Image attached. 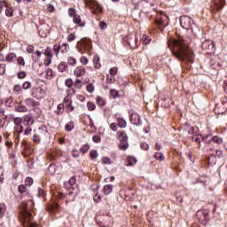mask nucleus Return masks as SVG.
<instances>
[{
  "label": "nucleus",
  "instance_id": "obj_44",
  "mask_svg": "<svg viewBox=\"0 0 227 227\" xmlns=\"http://www.w3.org/2000/svg\"><path fill=\"white\" fill-rule=\"evenodd\" d=\"M17 61H18V65H20L21 67L26 66V61L24 60V57H18Z\"/></svg>",
  "mask_w": 227,
  "mask_h": 227
},
{
  "label": "nucleus",
  "instance_id": "obj_38",
  "mask_svg": "<svg viewBox=\"0 0 227 227\" xmlns=\"http://www.w3.org/2000/svg\"><path fill=\"white\" fill-rule=\"evenodd\" d=\"M208 164H215V154L209 153V157L207 158Z\"/></svg>",
  "mask_w": 227,
  "mask_h": 227
},
{
  "label": "nucleus",
  "instance_id": "obj_11",
  "mask_svg": "<svg viewBox=\"0 0 227 227\" xmlns=\"http://www.w3.org/2000/svg\"><path fill=\"white\" fill-rule=\"evenodd\" d=\"M82 49H84L86 52H91V49H93V46L91 45V41L83 40L82 42Z\"/></svg>",
  "mask_w": 227,
  "mask_h": 227
},
{
  "label": "nucleus",
  "instance_id": "obj_14",
  "mask_svg": "<svg viewBox=\"0 0 227 227\" xmlns=\"http://www.w3.org/2000/svg\"><path fill=\"white\" fill-rule=\"evenodd\" d=\"M35 134L38 135L41 139H43L44 137H47V128L43 127V128H39L36 131Z\"/></svg>",
  "mask_w": 227,
  "mask_h": 227
},
{
  "label": "nucleus",
  "instance_id": "obj_43",
  "mask_svg": "<svg viewBox=\"0 0 227 227\" xmlns=\"http://www.w3.org/2000/svg\"><path fill=\"white\" fill-rule=\"evenodd\" d=\"M192 139L195 143H201V141H203V136L196 135L195 137H192Z\"/></svg>",
  "mask_w": 227,
  "mask_h": 227
},
{
  "label": "nucleus",
  "instance_id": "obj_55",
  "mask_svg": "<svg viewBox=\"0 0 227 227\" xmlns=\"http://www.w3.org/2000/svg\"><path fill=\"white\" fill-rule=\"evenodd\" d=\"M27 52H28V54H33V52H35V46L31 44L27 46Z\"/></svg>",
  "mask_w": 227,
  "mask_h": 227
},
{
  "label": "nucleus",
  "instance_id": "obj_13",
  "mask_svg": "<svg viewBox=\"0 0 227 227\" xmlns=\"http://www.w3.org/2000/svg\"><path fill=\"white\" fill-rule=\"evenodd\" d=\"M226 4V1L225 0H215L213 6L215 8V10H221L222 8H224V5Z\"/></svg>",
  "mask_w": 227,
  "mask_h": 227
},
{
  "label": "nucleus",
  "instance_id": "obj_42",
  "mask_svg": "<svg viewBox=\"0 0 227 227\" xmlns=\"http://www.w3.org/2000/svg\"><path fill=\"white\" fill-rule=\"evenodd\" d=\"M154 158L156 159V160L162 161L164 160V154H162V153H156Z\"/></svg>",
  "mask_w": 227,
  "mask_h": 227
},
{
  "label": "nucleus",
  "instance_id": "obj_53",
  "mask_svg": "<svg viewBox=\"0 0 227 227\" xmlns=\"http://www.w3.org/2000/svg\"><path fill=\"white\" fill-rule=\"evenodd\" d=\"M58 208H59L58 204H53V205H51V207H50V210H51V212H52L53 214H56V212H58Z\"/></svg>",
  "mask_w": 227,
  "mask_h": 227
},
{
  "label": "nucleus",
  "instance_id": "obj_25",
  "mask_svg": "<svg viewBox=\"0 0 227 227\" xmlns=\"http://www.w3.org/2000/svg\"><path fill=\"white\" fill-rule=\"evenodd\" d=\"M118 127L125 129L127 127V121L123 118H117Z\"/></svg>",
  "mask_w": 227,
  "mask_h": 227
},
{
  "label": "nucleus",
  "instance_id": "obj_46",
  "mask_svg": "<svg viewBox=\"0 0 227 227\" xmlns=\"http://www.w3.org/2000/svg\"><path fill=\"white\" fill-rule=\"evenodd\" d=\"M65 85L67 88H72V86H74V81H72V78L67 79L65 82Z\"/></svg>",
  "mask_w": 227,
  "mask_h": 227
},
{
  "label": "nucleus",
  "instance_id": "obj_6",
  "mask_svg": "<svg viewBox=\"0 0 227 227\" xmlns=\"http://www.w3.org/2000/svg\"><path fill=\"white\" fill-rule=\"evenodd\" d=\"M130 123L132 125H135L136 127H141L143 125V121H141V116L139 114L133 113L130 114L129 117Z\"/></svg>",
  "mask_w": 227,
  "mask_h": 227
},
{
  "label": "nucleus",
  "instance_id": "obj_4",
  "mask_svg": "<svg viewBox=\"0 0 227 227\" xmlns=\"http://www.w3.org/2000/svg\"><path fill=\"white\" fill-rule=\"evenodd\" d=\"M201 48L203 51H206L207 54H214L215 52V43L209 39L202 42Z\"/></svg>",
  "mask_w": 227,
  "mask_h": 227
},
{
  "label": "nucleus",
  "instance_id": "obj_54",
  "mask_svg": "<svg viewBox=\"0 0 227 227\" xmlns=\"http://www.w3.org/2000/svg\"><path fill=\"white\" fill-rule=\"evenodd\" d=\"M51 63H52V58L47 57L46 59H44V67H49Z\"/></svg>",
  "mask_w": 227,
  "mask_h": 227
},
{
  "label": "nucleus",
  "instance_id": "obj_49",
  "mask_svg": "<svg viewBox=\"0 0 227 227\" xmlns=\"http://www.w3.org/2000/svg\"><path fill=\"white\" fill-rule=\"evenodd\" d=\"M68 15H69V17H74V16H76L77 15V13H76V12H75V9H74V8H69L68 9Z\"/></svg>",
  "mask_w": 227,
  "mask_h": 227
},
{
  "label": "nucleus",
  "instance_id": "obj_34",
  "mask_svg": "<svg viewBox=\"0 0 227 227\" xmlns=\"http://www.w3.org/2000/svg\"><path fill=\"white\" fill-rule=\"evenodd\" d=\"M60 51L62 54H67L68 52V44L67 43H63L60 46Z\"/></svg>",
  "mask_w": 227,
  "mask_h": 227
},
{
  "label": "nucleus",
  "instance_id": "obj_21",
  "mask_svg": "<svg viewBox=\"0 0 227 227\" xmlns=\"http://www.w3.org/2000/svg\"><path fill=\"white\" fill-rule=\"evenodd\" d=\"M44 56L47 58H54V53H52V49L51 47H46L43 51Z\"/></svg>",
  "mask_w": 227,
  "mask_h": 227
},
{
  "label": "nucleus",
  "instance_id": "obj_58",
  "mask_svg": "<svg viewBox=\"0 0 227 227\" xmlns=\"http://www.w3.org/2000/svg\"><path fill=\"white\" fill-rule=\"evenodd\" d=\"M80 61H81L82 65H88L89 59H88L87 57L82 56V57L80 59Z\"/></svg>",
  "mask_w": 227,
  "mask_h": 227
},
{
  "label": "nucleus",
  "instance_id": "obj_33",
  "mask_svg": "<svg viewBox=\"0 0 227 227\" xmlns=\"http://www.w3.org/2000/svg\"><path fill=\"white\" fill-rule=\"evenodd\" d=\"M60 51H61V44H54L53 45V51L55 52L56 56L59 55Z\"/></svg>",
  "mask_w": 227,
  "mask_h": 227
},
{
  "label": "nucleus",
  "instance_id": "obj_36",
  "mask_svg": "<svg viewBox=\"0 0 227 227\" xmlns=\"http://www.w3.org/2000/svg\"><path fill=\"white\" fill-rule=\"evenodd\" d=\"M33 84L31 83V82H25L23 84H22V89L23 90H31Z\"/></svg>",
  "mask_w": 227,
  "mask_h": 227
},
{
  "label": "nucleus",
  "instance_id": "obj_59",
  "mask_svg": "<svg viewBox=\"0 0 227 227\" xmlns=\"http://www.w3.org/2000/svg\"><path fill=\"white\" fill-rule=\"evenodd\" d=\"M5 15L7 17H13V10L12 9H6L5 10Z\"/></svg>",
  "mask_w": 227,
  "mask_h": 227
},
{
  "label": "nucleus",
  "instance_id": "obj_61",
  "mask_svg": "<svg viewBox=\"0 0 227 227\" xmlns=\"http://www.w3.org/2000/svg\"><path fill=\"white\" fill-rule=\"evenodd\" d=\"M140 147L142 148V150H149L150 148V145L145 142H142L140 144Z\"/></svg>",
  "mask_w": 227,
  "mask_h": 227
},
{
  "label": "nucleus",
  "instance_id": "obj_17",
  "mask_svg": "<svg viewBox=\"0 0 227 227\" xmlns=\"http://www.w3.org/2000/svg\"><path fill=\"white\" fill-rule=\"evenodd\" d=\"M75 196H77V193H74V192H69L66 195V203H68L70 201H75Z\"/></svg>",
  "mask_w": 227,
  "mask_h": 227
},
{
  "label": "nucleus",
  "instance_id": "obj_63",
  "mask_svg": "<svg viewBox=\"0 0 227 227\" xmlns=\"http://www.w3.org/2000/svg\"><path fill=\"white\" fill-rule=\"evenodd\" d=\"M18 79H26V73L24 71L18 73Z\"/></svg>",
  "mask_w": 227,
  "mask_h": 227
},
{
  "label": "nucleus",
  "instance_id": "obj_41",
  "mask_svg": "<svg viewBox=\"0 0 227 227\" xmlns=\"http://www.w3.org/2000/svg\"><path fill=\"white\" fill-rule=\"evenodd\" d=\"M39 35L41 36V38H46L47 37V30L43 29V28H40L38 30Z\"/></svg>",
  "mask_w": 227,
  "mask_h": 227
},
{
  "label": "nucleus",
  "instance_id": "obj_7",
  "mask_svg": "<svg viewBox=\"0 0 227 227\" xmlns=\"http://www.w3.org/2000/svg\"><path fill=\"white\" fill-rule=\"evenodd\" d=\"M19 192L21 194V198H33V195L27 192V186L26 184H20L19 186Z\"/></svg>",
  "mask_w": 227,
  "mask_h": 227
},
{
  "label": "nucleus",
  "instance_id": "obj_37",
  "mask_svg": "<svg viewBox=\"0 0 227 227\" xmlns=\"http://www.w3.org/2000/svg\"><path fill=\"white\" fill-rule=\"evenodd\" d=\"M13 91H14V93H17L18 95L20 93H22V87L20 86V84L14 85Z\"/></svg>",
  "mask_w": 227,
  "mask_h": 227
},
{
  "label": "nucleus",
  "instance_id": "obj_18",
  "mask_svg": "<svg viewBox=\"0 0 227 227\" xmlns=\"http://www.w3.org/2000/svg\"><path fill=\"white\" fill-rule=\"evenodd\" d=\"M166 20H168V16H163L160 20L157 21V24L159 26H163V27H168V26H169V22Z\"/></svg>",
  "mask_w": 227,
  "mask_h": 227
},
{
  "label": "nucleus",
  "instance_id": "obj_24",
  "mask_svg": "<svg viewBox=\"0 0 227 227\" xmlns=\"http://www.w3.org/2000/svg\"><path fill=\"white\" fill-rule=\"evenodd\" d=\"M68 68V66L67 65L66 62H61L59 66H58V70L59 72H67V69Z\"/></svg>",
  "mask_w": 227,
  "mask_h": 227
},
{
  "label": "nucleus",
  "instance_id": "obj_26",
  "mask_svg": "<svg viewBox=\"0 0 227 227\" xmlns=\"http://www.w3.org/2000/svg\"><path fill=\"white\" fill-rule=\"evenodd\" d=\"M202 141H204L206 145H210L213 143V137L211 135H206L203 137Z\"/></svg>",
  "mask_w": 227,
  "mask_h": 227
},
{
  "label": "nucleus",
  "instance_id": "obj_56",
  "mask_svg": "<svg viewBox=\"0 0 227 227\" xmlns=\"http://www.w3.org/2000/svg\"><path fill=\"white\" fill-rule=\"evenodd\" d=\"M90 155L91 159H97V157H98V153L97 151L91 150Z\"/></svg>",
  "mask_w": 227,
  "mask_h": 227
},
{
  "label": "nucleus",
  "instance_id": "obj_22",
  "mask_svg": "<svg viewBox=\"0 0 227 227\" xmlns=\"http://www.w3.org/2000/svg\"><path fill=\"white\" fill-rule=\"evenodd\" d=\"M73 21L74 24H80L81 27H84L85 24L81 23V16L79 14H76L74 17H73Z\"/></svg>",
  "mask_w": 227,
  "mask_h": 227
},
{
  "label": "nucleus",
  "instance_id": "obj_48",
  "mask_svg": "<svg viewBox=\"0 0 227 227\" xmlns=\"http://www.w3.org/2000/svg\"><path fill=\"white\" fill-rule=\"evenodd\" d=\"M136 162H137V160L134 157H131V158L128 159V165L129 166H134V164H136Z\"/></svg>",
  "mask_w": 227,
  "mask_h": 227
},
{
  "label": "nucleus",
  "instance_id": "obj_40",
  "mask_svg": "<svg viewBox=\"0 0 227 227\" xmlns=\"http://www.w3.org/2000/svg\"><path fill=\"white\" fill-rule=\"evenodd\" d=\"M88 150H90V145L85 144L83 145L81 148H80V152H82V153H87Z\"/></svg>",
  "mask_w": 227,
  "mask_h": 227
},
{
  "label": "nucleus",
  "instance_id": "obj_45",
  "mask_svg": "<svg viewBox=\"0 0 227 227\" xmlns=\"http://www.w3.org/2000/svg\"><path fill=\"white\" fill-rule=\"evenodd\" d=\"M67 61H68V65H70L71 67H74V65L77 64V59H75L73 57L68 58Z\"/></svg>",
  "mask_w": 227,
  "mask_h": 227
},
{
  "label": "nucleus",
  "instance_id": "obj_35",
  "mask_svg": "<svg viewBox=\"0 0 227 227\" xmlns=\"http://www.w3.org/2000/svg\"><path fill=\"white\" fill-rule=\"evenodd\" d=\"M213 143H215L216 145H223V138H221L218 136L213 137Z\"/></svg>",
  "mask_w": 227,
  "mask_h": 227
},
{
  "label": "nucleus",
  "instance_id": "obj_10",
  "mask_svg": "<svg viewBox=\"0 0 227 227\" xmlns=\"http://www.w3.org/2000/svg\"><path fill=\"white\" fill-rule=\"evenodd\" d=\"M84 74H86V68L82 66L77 67L74 70V74L75 75V77H82Z\"/></svg>",
  "mask_w": 227,
  "mask_h": 227
},
{
  "label": "nucleus",
  "instance_id": "obj_15",
  "mask_svg": "<svg viewBox=\"0 0 227 227\" xmlns=\"http://www.w3.org/2000/svg\"><path fill=\"white\" fill-rule=\"evenodd\" d=\"M16 59H17V54L13 52L8 53L5 58V61H7V63H13V61H15Z\"/></svg>",
  "mask_w": 227,
  "mask_h": 227
},
{
  "label": "nucleus",
  "instance_id": "obj_12",
  "mask_svg": "<svg viewBox=\"0 0 227 227\" xmlns=\"http://www.w3.org/2000/svg\"><path fill=\"white\" fill-rule=\"evenodd\" d=\"M5 118L9 120H14V123L17 127V129H22V125H20L21 119L19 117L13 116V114H7L5 115Z\"/></svg>",
  "mask_w": 227,
  "mask_h": 227
},
{
  "label": "nucleus",
  "instance_id": "obj_9",
  "mask_svg": "<svg viewBox=\"0 0 227 227\" xmlns=\"http://www.w3.org/2000/svg\"><path fill=\"white\" fill-rule=\"evenodd\" d=\"M117 139L121 141V143H127L129 141V137H127V133L123 130L117 131Z\"/></svg>",
  "mask_w": 227,
  "mask_h": 227
},
{
  "label": "nucleus",
  "instance_id": "obj_32",
  "mask_svg": "<svg viewBox=\"0 0 227 227\" xmlns=\"http://www.w3.org/2000/svg\"><path fill=\"white\" fill-rule=\"evenodd\" d=\"M65 130L67 132H72V130H74V122H68L67 124H66Z\"/></svg>",
  "mask_w": 227,
  "mask_h": 227
},
{
  "label": "nucleus",
  "instance_id": "obj_20",
  "mask_svg": "<svg viewBox=\"0 0 227 227\" xmlns=\"http://www.w3.org/2000/svg\"><path fill=\"white\" fill-rule=\"evenodd\" d=\"M15 111H17V113H27V107L22 104H18L15 106Z\"/></svg>",
  "mask_w": 227,
  "mask_h": 227
},
{
  "label": "nucleus",
  "instance_id": "obj_64",
  "mask_svg": "<svg viewBox=\"0 0 227 227\" xmlns=\"http://www.w3.org/2000/svg\"><path fill=\"white\" fill-rule=\"evenodd\" d=\"M74 40H75V35L74 34H69L67 35V42H74Z\"/></svg>",
  "mask_w": 227,
  "mask_h": 227
},
{
  "label": "nucleus",
  "instance_id": "obj_28",
  "mask_svg": "<svg viewBox=\"0 0 227 227\" xmlns=\"http://www.w3.org/2000/svg\"><path fill=\"white\" fill-rule=\"evenodd\" d=\"M128 43L130 45L132 49H137V38L134 37V39L129 40Z\"/></svg>",
  "mask_w": 227,
  "mask_h": 227
},
{
  "label": "nucleus",
  "instance_id": "obj_50",
  "mask_svg": "<svg viewBox=\"0 0 227 227\" xmlns=\"http://www.w3.org/2000/svg\"><path fill=\"white\" fill-rule=\"evenodd\" d=\"M4 72H6V65L0 64V75H4Z\"/></svg>",
  "mask_w": 227,
  "mask_h": 227
},
{
  "label": "nucleus",
  "instance_id": "obj_5",
  "mask_svg": "<svg viewBox=\"0 0 227 227\" xmlns=\"http://www.w3.org/2000/svg\"><path fill=\"white\" fill-rule=\"evenodd\" d=\"M180 24L184 29H186V31H188V29H191V27L194 24V20H192L191 17L184 15L180 18Z\"/></svg>",
  "mask_w": 227,
  "mask_h": 227
},
{
  "label": "nucleus",
  "instance_id": "obj_39",
  "mask_svg": "<svg viewBox=\"0 0 227 227\" xmlns=\"http://www.w3.org/2000/svg\"><path fill=\"white\" fill-rule=\"evenodd\" d=\"M4 212H6V206L4 204H0V217H4Z\"/></svg>",
  "mask_w": 227,
  "mask_h": 227
},
{
  "label": "nucleus",
  "instance_id": "obj_47",
  "mask_svg": "<svg viewBox=\"0 0 227 227\" xmlns=\"http://www.w3.org/2000/svg\"><path fill=\"white\" fill-rule=\"evenodd\" d=\"M86 90L88 93H93L95 91V86L93 84L90 83L87 85Z\"/></svg>",
  "mask_w": 227,
  "mask_h": 227
},
{
  "label": "nucleus",
  "instance_id": "obj_51",
  "mask_svg": "<svg viewBox=\"0 0 227 227\" xmlns=\"http://www.w3.org/2000/svg\"><path fill=\"white\" fill-rule=\"evenodd\" d=\"M33 184V178L31 177H27L25 180V185L31 187V184Z\"/></svg>",
  "mask_w": 227,
  "mask_h": 227
},
{
  "label": "nucleus",
  "instance_id": "obj_62",
  "mask_svg": "<svg viewBox=\"0 0 227 227\" xmlns=\"http://www.w3.org/2000/svg\"><path fill=\"white\" fill-rule=\"evenodd\" d=\"M99 27L100 29H107V23H106V21H100Z\"/></svg>",
  "mask_w": 227,
  "mask_h": 227
},
{
  "label": "nucleus",
  "instance_id": "obj_19",
  "mask_svg": "<svg viewBox=\"0 0 227 227\" xmlns=\"http://www.w3.org/2000/svg\"><path fill=\"white\" fill-rule=\"evenodd\" d=\"M94 68L98 70L102 65L100 64V57L98 55L94 56L93 58Z\"/></svg>",
  "mask_w": 227,
  "mask_h": 227
},
{
  "label": "nucleus",
  "instance_id": "obj_31",
  "mask_svg": "<svg viewBox=\"0 0 227 227\" xmlns=\"http://www.w3.org/2000/svg\"><path fill=\"white\" fill-rule=\"evenodd\" d=\"M87 108L89 109V111H95V109H97V105H95V103L89 101L87 103Z\"/></svg>",
  "mask_w": 227,
  "mask_h": 227
},
{
  "label": "nucleus",
  "instance_id": "obj_60",
  "mask_svg": "<svg viewBox=\"0 0 227 227\" xmlns=\"http://www.w3.org/2000/svg\"><path fill=\"white\" fill-rule=\"evenodd\" d=\"M124 144L120 145V149L121 150H127L129 148V143L128 142H122Z\"/></svg>",
  "mask_w": 227,
  "mask_h": 227
},
{
  "label": "nucleus",
  "instance_id": "obj_23",
  "mask_svg": "<svg viewBox=\"0 0 227 227\" xmlns=\"http://www.w3.org/2000/svg\"><path fill=\"white\" fill-rule=\"evenodd\" d=\"M103 192H105V194H111V192H113V184H106L104 186L103 188Z\"/></svg>",
  "mask_w": 227,
  "mask_h": 227
},
{
  "label": "nucleus",
  "instance_id": "obj_16",
  "mask_svg": "<svg viewBox=\"0 0 227 227\" xmlns=\"http://www.w3.org/2000/svg\"><path fill=\"white\" fill-rule=\"evenodd\" d=\"M26 106H28V107H36L38 106V102L35 101V99L28 98L25 99Z\"/></svg>",
  "mask_w": 227,
  "mask_h": 227
},
{
  "label": "nucleus",
  "instance_id": "obj_8",
  "mask_svg": "<svg viewBox=\"0 0 227 227\" xmlns=\"http://www.w3.org/2000/svg\"><path fill=\"white\" fill-rule=\"evenodd\" d=\"M188 31L192 35V36H194V38L201 34V29L195 23L192 25Z\"/></svg>",
  "mask_w": 227,
  "mask_h": 227
},
{
  "label": "nucleus",
  "instance_id": "obj_30",
  "mask_svg": "<svg viewBox=\"0 0 227 227\" xmlns=\"http://www.w3.org/2000/svg\"><path fill=\"white\" fill-rule=\"evenodd\" d=\"M110 96L112 98H118L120 97V92L114 89H112L110 90Z\"/></svg>",
  "mask_w": 227,
  "mask_h": 227
},
{
  "label": "nucleus",
  "instance_id": "obj_52",
  "mask_svg": "<svg viewBox=\"0 0 227 227\" xmlns=\"http://www.w3.org/2000/svg\"><path fill=\"white\" fill-rule=\"evenodd\" d=\"M109 74L110 75H113V76L116 75V74H118V67L110 68Z\"/></svg>",
  "mask_w": 227,
  "mask_h": 227
},
{
  "label": "nucleus",
  "instance_id": "obj_57",
  "mask_svg": "<svg viewBox=\"0 0 227 227\" xmlns=\"http://www.w3.org/2000/svg\"><path fill=\"white\" fill-rule=\"evenodd\" d=\"M40 141H42V138L36 135V133L33 136V142L34 143H40Z\"/></svg>",
  "mask_w": 227,
  "mask_h": 227
},
{
  "label": "nucleus",
  "instance_id": "obj_2",
  "mask_svg": "<svg viewBox=\"0 0 227 227\" xmlns=\"http://www.w3.org/2000/svg\"><path fill=\"white\" fill-rule=\"evenodd\" d=\"M33 208H35V202L32 198H27L26 200L21 202L20 217L24 227H35L33 226V215H31V210H33Z\"/></svg>",
  "mask_w": 227,
  "mask_h": 227
},
{
  "label": "nucleus",
  "instance_id": "obj_29",
  "mask_svg": "<svg viewBox=\"0 0 227 227\" xmlns=\"http://www.w3.org/2000/svg\"><path fill=\"white\" fill-rule=\"evenodd\" d=\"M48 173L50 175H54V173H56V164L51 163L49 167H48Z\"/></svg>",
  "mask_w": 227,
  "mask_h": 227
},
{
  "label": "nucleus",
  "instance_id": "obj_1",
  "mask_svg": "<svg viewBox=\"0 0 227 227\" xmlns=\"http://www.w3.org/2000/svg\"><path fill=\"white\" fill-rule=\"evenodd\" d=\"M168 47L171 48L173 56L179 59V61L194 63V53L189 49V45H187L184 38L173 39Z\"/></svg>",
  "mask_w": 227,
  "mask_h": 227
},
{
  "label": "nucleus",
  "instance_id": "obj_27",
  "mask_svg": "<svg viewBox=\"0 0 227 227\" xmlns=\"http://www.w3.org/2000/svg\"><path fill=\"white\" fill-rule=\"evenodd\" d=\"M96 103L98 106H104L106 105V99L100 96H98L96 98Z\"/></svg>",
  "mask_w": 227,
  "mask_h": 227
},
{
  "label": "nucleus",
  "instance_id": "obj_3",
  "mask_svg": "<svg viewBox=\"0 0 227 227\" xmlns=\"http://www.w3.org/2000/svg\"><path fill=\"white\" fill-rule=\"evenodd\" d=\"M84 3L93 13H102V6L97 0H84Z\"/></svg>",
  "mask_w": 227,
  "mask_h": 227
}]
</instances>
